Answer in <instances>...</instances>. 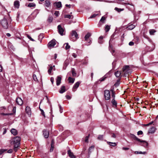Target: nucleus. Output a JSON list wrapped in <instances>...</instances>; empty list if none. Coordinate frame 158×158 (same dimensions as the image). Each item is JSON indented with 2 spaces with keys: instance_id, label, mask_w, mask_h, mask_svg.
<instances>
[{
  "instance_id": "nucleus-3",
  "label": "nucleus",
  "mask_w": 158,
  "mask_h": 158,
  "mask_svg": "<svg viewBox=\"0 0 158 158\" xmlns=\"http://www.w3.org/2000/svg\"><path fill=\"white\" fill-rule=\"evenodd\" d=\"M1 24L3 28L7 29L8 27V23L7 20L4 18L1 22Z\"/></svg>"
},
{
  "instance_id": "nucleus-57",
  "label": "nucleus",
  "mask_w": 158,
  "mask_h": 158,
  "mask_svg": "<svg viewBox=\"0 0 158 158\" xmlns=\"http://www.w3.org/2000/svg\"><path fill=\"white\" fill-rule=\"evenodd\" d=\"M35 16H34L33 17V15L32 14L29 17V18H31V19H34L35 18Z\"/></svg>"
},
{
  "instance_id": "nucleus-8",
  "label": "nucleus",
  "mask_w": 158,
  "mask_h": 158,
  "mask_svg": "<svg viewBox=\"0 0 158 158\" xmlns=\"http://www.w3.org/2000/svg\"><path fill=\"white\" fill-rule=\"evenodd\" d=\"M140 143L139 144V145L143 146L145 148H146L148 147V143L147 142L145 141L142 140H140V141H138Z\"/></svg>"
},
{
  "instance_id": "nucleus-52",
  "label": "nucleus",
  "mask_w": 158,
  "mask_h": 158,
  "mask_svg": "<svg viewBox=\"0 0 158 158\" xmlns=\"http://www.w3.org/2000/svg\"><path fill=\"white\" fill-rule=\"evenodd\" d=\"M97 1H100V2H109V3L112 2L111 1L110 2V1H106L105 0H97Z\"/></svg>"
},
{
  "instance_id": "nucleus-10",
  "label": "nucleus",
  "mask_w": 158,
  "mask_h": 158,
  "mask_svg": "<svg viewBox=\"0 0 158 158\" xmlns=\"http://www.w3.org/2000/svg\"><path fill=\"white\" fill-rule=\"evenodd\" d=\"M54 6L58 9H60L62 7V4L60 2H55L54 3Z\"/></svg>"
},
{
  "instance_id": "nucleus-11",
  "label": "nucleus",
  "mask_w": 158,
  "mask_h": 158,
  "mask_svg": "<svg viewBox=\"0 0 158 158\" xmlns=\"http://www.w3.org/2000/svg\"><path fill=\"white\" fill-rule=\"evenodd\" d=\"M61 80V76H58L56 78V85L57 86H58L60 84Z\"/></svg>"
},
{
  "instance_id": "nucleus-23",
  "label": "nucleus",
  "mask_w": 158,
  "mask_h": 158,
  "mask_svg": "<svg viewBox=\"0 0 158 158\" xmlns=\"http://www.w3.org/2000/svg\"><path fill=\"white\" fill-rule=\"evenodd\" d=\"M54 67L55 65H53V66H50L49 69H48V73H49V74H51L52 70L53 69L54 70H55V68Z\"/></svg>"
},
{
  "instance_id": "nucleus-32",
  "label": "nucleus",
  "mask_w": 158,
  "mask_h": 158,
  "mask_svg": "<svg viewBox=\"0 0 158 158\" xmlns=\"http://www.w3.org/2000/svg\"><path fill=\"white\" fill-rule=\"evenodd\" d=\"M110 92H111V95L113 98L114 99L115 97V93L114 91V89H112L110 90Z\"/></svg>"
},
{
  "instance_id": "nucleus-55",
  "label": "nucleus",
  "mask_w": 158,
  "mask_h": 158,
  "mask_svg": "<svg viewBox=\"0 0 158 158\" xmlns=\"http://www.w3.org/2000/svg\"><path fill=\"white\" fill-rule=\"evenodd\" d=\"M143 134V132L142 131H138L137 132V135H142Z\"/></svg>"
},
{
  "instance_id": "nucleus-4",
  "label": "nucleus",
  "mask_w": 158,
  "mask_h": 158,
  "mask_svg": "<svg viewBox=\"0 0 158 158\" xmlns=\"http://www.w3.org/2000/svg\"><path fill=\"white\" fill-rule=\"evenodd\" d=\"M123 71L125 74H130L131 72V70L129 69V67L128 65H126L123 67Z\"/></svg>"
},
{
  "instance_id": "nucleus-42",
  "label": "nucleus",
  "mask_w": 158,
  "mask_h": 158,
  "mask_svg": "<svg viewBox=\"0 0 158 158\" xmlns=\"http://www.w3.org/2000/svg\"><path fill=\"white\" fill-rule=\"evenodd\" d=\"M156 32V31L154 29L150 30L149 31L150 34L151 35H153L154 33Z\"/></svg>"
},
{
  "instance_id": "nucleus-21",
  "label": "nucleus",
  "mask_w": 158,
  "mask_h": 158,
  "mask_svg": "<svg viewBox=\"0 0 158 158\" xmlns=\"http://www.w3.org/2000/svg\"><path fill=\"white\" fill-rule=\"evenodd\" d=\"M100 15L101 14L100 13V11L97 12H96L95 14H94L92 15H91L90 18H92L95 17L96 16L98 15L100 16Z\"/></svg>"
},
{
  "instance_id": "nucleus-58",
  "label": "nucleus",
  "mask_w": 158,
  "mask_h": 158,
  "mask_svg": "<svg viewBox=\"0 0 158 158\" xmlns=\"http://www.w3.org/2000/svg\"><path fill=\"white\" fill-rule=\"evenodd\" d=\"M106 78V77H103L99 79V81H104L105 78Z\"/></svg>"
},
{
  "instance_id": "nucleus-40",
  "label": "nucleus",
  "mask_w": 158,
  "mask_h": 158,
  "mask_svg": "<svg viewBox=\"0 0 158 158\" xmlns=\"http://www.w3.org/2000/svg\"><path fill=\"white\" fill-rule=\"evenodd\" d=\"M54 148L53 141L52 140L51 143V147L50 149V152H52L53 151Z\"/></svg>"
},
{
  "instance_id": "nucleus-39",
  "label": "nucleus",
  "mask_w": 158,
  "mask_h": 158,
  "mask_svg": "<svg viewBox=\"0 0 158 158\" xmlns=\"http://www.w3.org/2000/svg\"><path fill=\"white\" fill-rule=\"evenodd\" d=\"M103 37L102 36H100L98 39V42L99 43L101 44H102L103 43Z\"/></svg>"
},
{
  "instance_id": "nucleus-38",
  "label": "nucleus",
  "mask_w": 158,
  "mask_h": 158,
  "mask_svg": "<svg viewBox=\"0 0 158 158\" xmlns=\"http://www.w3.org/2000/svg\"><path fill=\"white\" fill-rule=\"evenodd\" d=\"M64 17L65 18H68L69 19H73V16L72 15H65Z\"/></svg>"
},
{
  "instance_id": "nucleus-1",
  "label": "nucleus",
  "mask_w": 158,
  "mask_h": 158,
  "mask_svg": "<svg viewBox=\"0 0 158 158\" xmlns=\"http://www.w3.org/2000/svg\"><path fill=\"white\" fill-rule=\"evenodd\" d=\"M20 140L21 138L19 136H16L12 139L11 143L14 145V149L15 152L18 150L20 145Z\"/></svg>"
},
{
  "instance_id": "nucleus-37",
  "label": "nucleus",
  "mask_w": 158,
  "mask_h": 158,
  "mask_svg": "<svg viewBox=\"0 0 158 158\" xmlns=\"http://www.w3.org/2000/svg\"><path fill=\"white\" fill-rule=\"evenodd\" d=\"M94 146H92L91 147H90L88 149L89 151V153H90L92 151L94 150Z\"/></svg>"
},
{
  "instance_id": "nucleus-5",
  "label": "nucleus",
  "mask_w": 158,
  "mask_h": 158,
  "mask_svg": "<svg viewBox=\"0 0 158 158\" xmlns=\"http://www.w3.org/2000/svg\"><path fill=\"white\" fill-rule=\"evenodd\" d=\"M57 28L58 32L61 35H64V29L61 27L60 25H58Z\"/></svg>"
},
{
  "instance_id": "nucleus-22",
  "label": "nucleus",
  "mask_w": 158,
  "mask_h": 158,
  "mask_svg": "<svg viewBox=\"0 0 158 158\" xmlns=\"http://www.w3.org/2000/svg\"><path fill=\"white\" fill-rule=\"evenodd\" d=\"M50 5V2L48 0H46L45 1L44 6L45 7H48Z\"/></svg>"
},
{
  "instance_id": "nucleus-33",
  "label": "nucleus",
  "mask_w": 158,
  "mask_h": 158,
  "mask_svg": "<svg viewBox=\"0 0 158 158\" xmlns=\"http://www.w3.org/2000/svg\"><path fill=\"white\" fill-rule=\"evenodd\" d=\"M107 143L110 146L114 147L117 145V144L116 143H113L110 142H107Z\"/></svg>"
},
{
  "instance_id": "nucleus-30",
  "label": "nucleus",
  "mask_w": 158,
  "mask_h": 158,
  "mask_svg": "<svg viewBox=\"0 0 158 158\" xmlns=\"http://www.w3.org/2000/svg\"><path fill=\"white\" fill-rule=\"evenodd\" d=\"M91 36V34L89 33H88L86 35H85V40L86 41H88V40L89 39L90 36Z\"/></svg>"
},
{
  "instance_id": "nucleus-48",
  "label": "nucleus",
  "mask_w": 158,
  "mask_h": 158,
  "mask_svg": "<svg viewBox=\"0 0 158 158\" xmlns=\"http://www.w3.org/2000/svg\"><path fill=\"white\" fill-rule=\"evenodd\" d=\"M72 73L73 76H75L76 75V73L74 69H73L72 70Z\"/></svg>"
},
{
  "instance_id": "nucleus-54",
  "label": "nucleus",
  "mask_w": 158,
  "mask_h": 158,
  "mask_svg": "<svg viewBox=\"0 0 158 158\" xmlns=\"http://www.w3.org/2000/svg\"><path fill=\"white\" fill-rule=\"evenodd\" d=\"M3 130V134H5L6 132L7 129L6 128H3L2 129Z\"/></svg>"
},
{
  "instance_id": "nucleus-47",
  "label": "nucleus",
  "mask_w": 158,
  "mask_h": 158,
  "mask_svg": "<svg viewBox=\"0 0 158 158\" xmlns=\"http://www.w3.org/2000/svg\"><path fill=\"white\" fill-rule=\"evenodd\" d=\"M53 18L52 17H49L48 19V21L49 23H51L52 21Z\"/></svg>"
},
{
  "instance_id": "nucleus-7",
  "label": "nucleus",
  "mask_w": 158,
  "mask_h": 158,
  "mask_svg": "<svg viewBox=\"0 0 158 158\" xmlns=\"http://www.w3.org/2000/svg\"><path fill=\"white\" fill-rule=\"evenodd\" d=\"M81 81H78L76 82L74 85L73 88V91L75 92L76 90L77 89L79 85L81 83Z\"/></svg>"
},
{
  "instance_id": "nucleus-20",
  "label": "nucleus",
  "mask_w": 158,
  "mask_h": 158,
  "mask_svg": "<svg viewBox=\"0 0 158 158\" xmlns=\"http://www.w3.org/2000/svg\"><path fill=\"white\" fill-rule=\"evenodd\" d=\"M14 6L15 8H19V3L18 1H15L14 2Z\"/></svg>"
},
{
  "instance_id": "nucleus-27",
  "label": "nucleus",
  "mask_w": 158,
  "mask_h": 158,
  "mask_svg": "<svg viewBox=\"0 0 158 158\" xmlns=\"http://www.w3.org/2000/svg\"><path fill=\"white\" fill-rule=\"evenodd\" d=\"M111 102L112 104L113 107H116L117 105V102L113 98L111 101Z\"/></svg>"
},
{
  "instance_id": "nucleus-12",
  "label": "nucleus",
  "mask_w": 158,
  "mask_h": 158,
  "mask_svg": "<svg viewBox=\"0 0 158 158\" xmlns=\"http://www.w3.org/2000/svg\"><path fill=\"white\" fill-rule=\"evenodd\" d=\"M16 102L19 105L21 106L23 104V101L21 98H17Z\"/></svg>"
},
{
  "instance_id": "nucleus-17",
  "label": "nucleus",
  "mask_w": 158,
  "mask_h": 158,
  "mask_svg": "<svg viewBox=\"0 0 158 158\" xmlns=\"http://www.w3.org/2000/svg\"><path fill=\"white\" fill-rule=\"evenodd\" d=\"M130 137L132 138L133 139L136 140L138 141H140V139L139 138L137 137L135 135L132 134H130Z\"/></svg>"
},
{
  "instance_id": "nucleus-60",
  "label": "nucleus",
  "mask_w": 158,
  "mask_h": 158,
  "mask_svg": "<svg viewBox=\"0 0 158 158\" xmlns=\"http://www.w3.org/2000/svg\"><path fill=\"white\" fill-rule=\"evenodd\" d=\"M129 45L130 46H133L134 45V43L132 41H131L129 43Z\"/></svg>"
},
{
  "instance_id": "nucleus-56",
  "label": "nucleus",
  "mask_w": 158,
  "mask_h": 158,
  "mask_svg": "<svg viewBox=\"0 0 158 158\" xmlns=\"http://www.w3.org/2000/svg\"><path fill=\"white\" fill-rule=\"evenodd\" d=\"M89 135L88 136H86L85 137V142H88V139H89Z\"/></svg>"
},
{
  "instance_id": "nucleus-18",
  "label": "nucleus",
  "mask_w": 158,
  "mask_h": 158,
  "mask_svg": "<svg viewBox=\"0 0 158 158\" xmlns=\"http://www.w3.org/2000/svg\"><path fill=\"white\" fill-rule=\"evenodd\" d=\"M135 27V26L132 24H129L127 26V28L128 30H131L134 29Z\"/></svg>"
},
{
  "instance_id": "nucleus-61",
  "label": "nucleus",
  "mask_w": 158,
  "mask_h": 158,
  "mask_svg": "<svg viewBox=\"0 0 158 158\" xmlns=\"http://www.w3.org/2000/svg\"><path fill=\"white\" fill-rule=\"evenodd\" d=\"M72 55L75 58H76L77 56V54L75 53H73Z\"/></svg>"
},
{
  "instance_id": "nucleus-14",
  "label": "nucleus",
  "mask_w": 158,
  "mask_h": 158,
  "mask_svg": "<svg viewBox=\"0 0 158 158\" xmlns=\"http://www.w3.org/2000/svg\"><path fill=\"white\" fill-rule=\"evenodd\" d=\"M43 134L44 137L45 138H47L48 137L49 132L46 130L43 131Z\"/></svg>"
},
{
  "instance_id": "nucleus-24",
  "label": "nucleus",
  "mask_w": 158,
  "mask_h": 158,
  "mask_svg": "<svg viewBox=\"0 0 158 158\" xmlns=\"http://www.w3.org/2000/svg\"><path fill=\"white\" fill-rule=\"evenodd\" d=\"M65 91V87L64 86H62L60 88V89L59 91V92L60 94H62Z\"/></svg>"
},
{
  "instance_id": "nucleus-31",
  "label": "nucleus",
  "mask_w": 158,
  "mask_h": 158,
  "mask_svg": "<svg viewBox=\"0 0 158 158\" xmlns=\"http://www.w3.org/2000/svg\"><path fill=\"white\" fill-rule=\"evenodd\" d=\"M35 4L34 2L30 3L27 5V6L29 7H35Z\"/></svg>"
},
{
  "instance_id": "nucleus-16",
  "label": "nucleus",
  "mask_w": 158,
  "mask_h": 158,
  "mask_svg": "<svg viewBox=\"0 0 158 158\" xmlns=\"http://www.w3.org/2000/svg\"><path fill=\"white\" fill-rule=\"evenodd\" d=\"M68 153L69 156L71 158H75L76 156L73 155V154L72 152L70 150H69L68 151Z\"/></svg>"
},
{
  "instance_id": "nucleus-9",
  "label": "nucleus",
  "mask_w": 158,
  "mask_h": 158,
  "mask_svg": "<svg viewBox=\"0 0 158 158\" xmlns=\"http://www.w3.org/2000/svg\"><path fill=\"white\" fill-rule=\"evenodd\" d=\"M56 41L55 40H52L49 42L48 44V47L49 48H51L53 47L56 44Z\"/></svg>"
},
{
  "instance_id": "nucleus-36",
  "label": "nucleus",
  "mask_w": 158,
  "mask_h": 158,
  "mask_svg": "<svg viewBox=\"0 0 158 158\" xmlns=\"http://www.w3.org/2000/svg\"><path fill=\"white\" fill-rule=\"evenodd\" d=\"M110 29V26H109L108 25H106V27H105V31L106 32H108Z\"/></svg>"
},
{
  "instance_id": "nucleus-53",
  "label": "nucleus",
  "mask_w": 158,
  "mask_h": 158,
  "mask_svg": "<svg viewBox=\"0 0 158 158\" xmlns=\"http://www.w3.org/2000/svg\"><path fill=\"white\" fill-rule=\"evenodd\" d=\"M12 113H2V114L3 115H12Z\"/></svg>"
},
{
  "instance_id": "nucleus-62",
  "label": "nucleus",
  "mask_w": 158,
  "mask_h": 158,
  "mask_svg": "<svg viewBox=\"0 0 158 158\" xmlns=\"http://www.w3.org/2000/svg\"><path fill=\"white\" fill-rule=\"evenodd\" d=\"M119 84V80H118L117 82L114 84V85H118Z\"/></svg>"
},
{
  "instance_id": "nucleus-43",
  "label": "nucleus",
  "mask_w": 158,
  "mask_h": 158,
  "mask_svg": "<svg viewBox=\"0 0 158 158\" xmlns=\"http://www.w3.org/2000/svg\"><path fill=\"white\" fill-rule=\"evenodd\" d=\"M115 10L117 11L118 12H120L121 11H123L124 10V9H120V8H118L117 7H115Z\"/></svg>"
},
{
  "instance_id": "nucleus-35",
  "label": "nucleus",
  "mask_w": 158,
  "mask_h": 158,
  "mask_svg": "<svg viewBox=\"0 0 158 158\" xmlns=\"http://www.w3.org/2000/svg\"><path fill=\"white\" fill-rule=\"evenodd\" d=\"M106 19V17L104 16H103L100 20L99 23H104V21Z\"/></svg>"
},
{
  "instance_id": "nucleus-29",
  "label": "nucleus",
  "mask_w": 158,
  "mask_h": 158,
  "mask_svg": "<svg viewBox=\"0 0 158 158\" xmlns=\"http://www.w3.org/2000/svg\"><path fill=\"white\" fill-rule=\"evenodd\" d=\"M110 40L109 41V49L110 51V52L112 53V54L113 55H114V50L113 49V48H112V47L111 46V45L110 44Z\"/></svg>"
},
{
  "instance_id": "nucleus-2",
  "label": "nucleus",
  "mask_w": 158,
  "mask_h": 158,
  "mask_svg": "<svg viewBox=\"0 0 158 158\" xmlns=\"http://www.w3.org/2000/svg\"><path fill=\"white\" fill-rule=\"evenodd\" d=\"M78 38V35L77 32L75 31H73L70 36V40L72 41H74Z\"/></svg>"
},
{
  "instance_id": "nucleus-6",
  "label": "nucleus",
  "mask_w": 158,
  "mask_h": 158,
  "mask_svg": "<svg viewBox=\"0 0 158 158\" xmlns=\"http://www.w3.org/2000/svg\"><path fill=\"white\" fill-rule=\"evenodd\" d=\"M104 97L105 99L108 100L110 98V91L108 90H105L104 91Z\"/></svg>"
},
{
  "instance_id": "nucleus-13",
  "label": "nucleus",
  "mask_w": 158,
  "mask_h": 158,
  "mask_svg": "<svg viewBox=\"0 0 158 158\" xmlns=\"http://www.w3.org/2000/svg\"><path fill=\"white\" fill-rule=\"evenodd\" d=\"M69 64V60L68 59H66L64 62L63 64V69L65 70L67 66Z\"/></svg>"
},
{
  "instance_id": "nucleus-46",
  "label": "nucleus",
  "mask_w": 158,
  "mask_h": 158,
  "mask_svg": "<svg viewBox=\"0 0 158 158\" xmlns=\"http://www.w3.org/2000/svg\"><path fill=\"white\" fill-rule=\"evenodd\" d=\"M7 151V149H2L0 150V155H2L4 152Z\"/></svg>"
},
{
  "instance_id": "nucleus-59",
  "label": "nucleus",
  "mask_w": 158,
  "mask_h": 158,
  "mask_svg": "<svg viewBox=\"0 0 158 158\" xmlns=\"http://www.w3.org/2000/svg\"><path fill=\"white\" fill-rule=\"evenodd\" d=\"M13 152V150L12 149H10L7 151V153H12Z\"/></svg>"
},
{
  "instance_id": "nucleus-26",
  "label": "nucleus",
  "mask_w": 158,
  "mask_h": 158,
  "mask_svg": "<svg viewBox=\"0 0 158 158\" xmlns=\"http://www.w3.org/2000/svg\"><path fill=\"white\" fill-rule=\"evenodd\" d=\"M68 80L69 83L73 84L74 81L75 79L71 77H69L68 79Z\"/></svg>"
},
{
  "instance_id": "nucleus-44",
  "label": "nucleus",
  "mask_w": 158,
  "mask_h": 158,
  "mask_svg": "<svg viewBox=\"0 0 158 158\" xmlns=\"http://www.w3.org/2000/svg\"><path fill=\"white\" fill-rule=\"evenodd\" d=\"M40 111L41 112V114L44 118H45V114L43 110L42 109H40Z\"/></svg>"
},
{
  "instance_id": "nucleus-64",
  "label": "nucleus",
  "mask_w": 158,
  "mask_h": 158,
  "mask_svg": "<svg viewBox=\"0 0 158 158\" xmlns=\"http://www.w3.org/2000/svg\"><path fill=\"white\" fill-rule=\"evenodd\" d=\"M66 97L68 99H71V97L68 95H66Z\"/></svg>"
},
{
  "instance_id": "nucleus-15",
  "label": "nucleus",
  "mask_w": 158,
  "mask_h": 158,
  "mask_svg": "<svg viewBox=\"0 0 158 158\" xmlns=\"http://www.w3.org/2000/svg\"><path fill=\"white\" fill-rule=\"evenodd\" d=\"M156 130V128L154 127L151 128L148 130V134H152L155 132Z\"/></svg>"
},
{
  "instance_id": "nucleus-25",
  "label": "nucleus",
  "mask_w": 158,
  "mask_h": 158,
  "mask_svg": "<svg viewBox=\"0 0 158 158\" xmlns=\"http://www.w3.org/2000/svg\"><path fill=\"white\" fill-rule=\"evenodd\" d=\"M114 74L116 77H119L121 76V72L117 71Z\"/></svg>"
},
{
  "instance_id": "nucleus-34",
  "label": "nucleus",
  "mask_w": 158,
  "mask_h": 158,
  "mask_svg": "<svg viewBox=\"0 0 158 158\" xmlns=\"http://www.w3.org/2000/svg\"><path fill=\"white\" fill-rule=\"evenodd\" d=\"M44 38V34H40L38 36V40L40 42Z\"/></svg>"
},
{
  "instance_id": "nucleus-28",
  "label": "nucleus",
  "mask_w": 158,
  "mask_h": 158,
  "mask_svg": "<svg viewBox=\"0 0 158 158\" xmlns=\"http://www.w3.org/2000/svg\"><path fill=\"white\" fill-rule=\"evenodd\" d=\"M11 132L14 135H15L17 134V130L15 129H12L11 130Z\"/></svg>"
},
{
  "instance_id": "nucleus-49",
  "label": "nucleus",
  "mask_w": 158,
  "mask_h": 158,
  "mask_svg": "<svg viewBox=\"0 0 158 158\" xmlns=\"http://www.w3.org/2000/svg\"><path fill=\"white\" fill-rule=\"evenodd\" d=\"M98 139L99 140H102L103 139V135H99L98 137Z\"/></svg>"
},
{
  "instance_id": "nucleus-50",
  "label": "nucleus",
  "mask_w": 158,
  "mask_h": 158,
  "mask_svg": "<svg viewBox=\"0 0 158 158\" xmlns=\"http://www.w3.org/2000/svg\"><path fill=\"white\" fill-rule=\"evenodd\" d=\"M27 37L31 41H35V40L33 39L29 35H27Z\"/></svg>"
},
{
  "instance_id": "nucleus-51",
  "label": "nucleus",
  "mask_w": 158,
  "mask_h": 158,
  "mask_svg": "<svg viewBox=\"0 0 158 158\" xmlns=\"http://www.w3.org/2000/svg\"><path fill=\"white\" fill-rule=\"evenodd\" d=\"M54 15L56 16H58L59 15V13L58 11H55L54 14Z\"/></svg>"
},
{
  "instance_id": "nucleus-41",
  "label": "nucleus",
  "mask_w": 158,
  "mask_h": 158,
  "mask_svg": "<svg viewBox=\"0 0 158 158\" xmlns=\"http://www.w3.org/2000/svg\"><path fill=\"white\" fill-rule=\"evenodd\" d=\"M66 45V46L65 47V48L67 50L69 49L70 48V46L69 45L68 43H65L64 44V45Z\"/></svg>"
},
{
  "instance_id": "nucleus-45",
  "label": "nucleus",
  "mask_w": 158,
  "mask_h": 158,
  "mask_svg": "<svg viewBox=\"0 0 158 158\" xmlns=\"http://www.w3.org/2000/svg\"><path fill=\"white\" fill-rule=\"evenodd\" d=\"M33 78L35 81H38L37 76L35 74H34L33 76Z\"/></svg>"
},
{
  "instance_id": "nucleus-63",
  "label": "nucleus",
  "mask_w": 158,
  "mask_h": 158,
  "mask_svg": "<svg viewBox=\"0 0 158 158\" xmlns=\"http://www.w3.org/2000/svg\"><path fill=\"white\" fill-rule=\"evenodd\" d=\"M50 80L52 84H53L54 82V78L53 77H51Z\"/></svg>"
},
{
  "instance_id": "nucleus-19",
  "label": "nucleus",
  "mask_w": 158,
  "mask_h": 158,
  "mask_svg": "<svg viewBox=\"0 0 158 158\" xmlns=\"http://www.w3.org/2000/svg\"><path fill=\"white\" fill-rule=\"evenodd\" d=\"M26 112L28 115H31V110L29 107L27 106L26 107Z\"/></svg>"
}]
</instances>
